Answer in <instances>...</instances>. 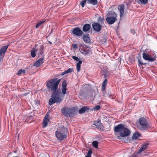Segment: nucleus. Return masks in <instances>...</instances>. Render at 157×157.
<instances>
[{
  "instance_id": "obj_1",
  "label": "nucleus",
  "mask_w": 157,
  "mask_h": 157,
  "mask_svg": "<svg viewBox=\"0 0 157 157\" xmlns=\"http://www.w3.org/2000/svg\"><path fill=\"white\" fill-rule=\"evenodd\" d=\"M61 79H58L57 78L51 79L46 82L47 88L49 91L53 92L51 94V98L49 100V104L52 105L55 103H60L63 101L61 92L57 90Z\"/></svg>"
},
{
  "instance_id": "obj_2",
  "label": "nucleus",
  "mask_w": 157,
  "mask_h": 157,
  "mask_svg": "<svg viewBox=\"0 0 157 157\" xmlns=\"http://www.w3.org/2000/svg\"><path fill=\"white\" fill-rule=\"evenodd\" d=\"M114 131L115 132H119L120 136L124 137L129 136L130 134V130L124 127L122 124H119L114 127Z\"/></svg>"
},
{
  "instance_id": "obj_3",
  "label": "nucleus",
  "mask_w": 157,
  "mask_h": 157,
  "mask_svg": "<svg viewBox=\"0 0 157 157\" xmlns=\"http://www.w3.org/2000/svg\"><path fill=\"white\" fill-rule=\"evenodd\" d=\"M61 111L64 116L70 117L74 116L75 112V109L74 108H69L65 107L62 108Z\"/></svg>"
},
{
  "instance_id": "obj_4",
  "label": "nucleus",
  "mask_w": 157,
  "mask_h": 157,
  "mask_svg": "<svg viewBox=\"0 0 157 157\" xmlns=\"http://www.w3.org/2000/svg\"><path fill=\"white\" fill-rule=\"evenodd\" d=\"M56 136L59 140H63L67 137L65 129L61 127L57 129L56 132Z\"/></svg>"
},
{
  "instance_id": "obj_5",
  "label": "nucleus",
  "mask_w": 157,
  "mask_h": 157,
  "mask_svg": "<svg viewBox=\"0 0 157 157\" xmlns=\"http://www.w3.org/2000/svg\"><path fill=\"white\" fill-rule=\"evenodd\" d=\"M138 122L140 125V127L138 128L140 130H147L150 128V127L147 121L144 117H142L140 118Z\"/></svg>"
},
{
  "instance_id": "obj_6",
  "label": "nucleus",
  "mask_w": 157,
  "mask_h": 157,
  "mask_svg": "<svg viewBox=\"0 0 157 157\" xmlns=\"http://www.w3.org/2000/svg\"><path fill=\"white\" fill-rule=\"evenodd\" d=\"M79 51L82 54L87 55L91 53V50L90 47L84 44H80L79 45Z\"/></svg>"
},
{
  "instance_id": "obj_7",
  "label": "nucleus",
  "mask_w": 157,
  "mask_h": 157,
  "mask_svg": "<svg viewBox=\"0 0 157 157\" xmlns=\"http://www.w3.org/2000/svg\"><path fill=\"white\" fill-rule=\"evenodd\" d=\"M146 52H144L142 55L144 59L151 62H152L156 60V57L155 55L154 57H151Z\"/></svg>"
},
{
  "instance_id": "obj_8",
  "label": "nucleus",
  "mask_w": 157,
  "mask_h": 157,
  "mask_svg": "<svg viewBox=\"0 0 157 157\" xmlns=\"http://www.w3.org/2000/svg\"><path fill=\"white\" fill-rule=\"evenodd\" d=\"M9 47V45L4 46L0 49V61L2 60Z\"/></svg>"
},
{
  "instance_id": "obj_9",
  "label": "nucleus",
  "mask_w": 157,
  "mask_h": 157,
  "mask_svg": "<svg viewBox=\"0 0 157 157\" xmlns=\"http://www.w3.org/2000/svg\"><path fill=\"white\" fill-rule=\"evenodd\" d=\"M71 34L74 36H80L83 34L81 30L78 27H76L73 29L72 32H71Z\"/></svg>"
},
{
  "instance_id": "obj_10",
  "label": "nucleus",
  "mask_w": 157,
  "mask_h": 157,
  "mask_svg": "<svg viewBox=\"0 0 157 157\" xmlns=\"http://www.w3.org/2000/svg\"><path fill=\"white\" fill-rule=\"evenodd\" d=\"M117 16L116 15L109 16L106 18V21L110 25L113 24L116 20Z\"/></svg>"
},
{
  "instance_id": "obj_11",
  "label": "nucleus",
  "mask_w": 157,
  "mask_h": 157,
  "mask_svg": "<svg viewBox=\"0 0 157 157\" xmlns=\"http://www.w3.org/2000/svg\"><path fill=\"white\" fill-rule=\"evenodd\" d=\"M92 27L94 30L97 32H99L101 29V25L99 24L94 22L92 25Z\"/></svg>"
},
{
  "instance_id": "obj_12",
  "label": "nucleus",
  "mask_w": 157,
  "mask_h": 157,
  "mask_svg": "<svg viewBox=\"0 0 157 157\" xmlns=\"http://www.w3.org/2000/svg\"><path fill=\"white\" fill-rule=\"evenodd\" d=\"M44 58L42 57L36 60L34 63L33 66L36 67H39L44 63Z\"/></svg>"
},
{
  "instance_id": "obj_13",
  "label": "nucleus",
  "mask_w": 157,
  "mask_h": 157,
  "mask_svg": "<svg viewBox=\"0 0 157 157\" xmlns=\"http://www.w3.org/2000/svg\"><path fill=\"white\" fill-rule=\"evenodd\" d=\"M118 9L120 13V16L121 17L124 14V6L123 4L119 5L118 7Z\"/></svg>"
},
{
  "instance_id": "obj_14",
  "label": "nucleus",
  "mask_w": 157,
  "mask_h": 157,
  "mask_svg": "<svg viewBox=\"0 0 157 157\" xmlns=\"http://www.w3.org/2000/svg\"><path fill=\"white\" fill-rule=\"evenodd\" d=\"M49 121V116L48 115H47L44 117L43 119V128H44L47 126Z\"/></svg>"
},
{
  "instance_id": "obj_15",
  "label": "nucleus",
  "mask_w": 157,
  "mask_h": 157,
  "mask_svg": "<svg viewBox=\"0 0 157 157\" xmlns=\"http://www.w3.org/2000/svg\"><path fill=\"white\" fill-rule=\"evenodd\" d=\"M83 39L86 43H89L90 42V40L87 34H84L83 35Z\"/></svg>"
},
{
  "instance_id": "obj_16",
  "label": "nucleus",
  "mask_w": 157,
  "mask_h": 157,
  "mask_svg": "<svg viewBox=\"0 0 157 157\" xmlns=\"http://www.w3.org/2000/svg\"><path fill=\"white\" fill-rule=\"evenodd\" d=\"M91 28L90 25L89 24H85L83 27V31L86 32L89 30Z\"/></svg>"
},
{
  "instance_id": "obj_17",
  "label": "nucleus",
  "mask_w": 157,
  "mask_h": 157,
  "mask_svg": "<svg viewBox=\"0 0 157 157\" xmlns=\"http://www.w3.org/2000/svg\"><path fill=\"white\" fill-rule=\"evenodd\" d=\"M38 49L37 48H33L32 50L31 51V55L32 57L33 58L36 55V53L38 51Z\"/></svg>"
},
{
  "instance_id": "obj_18",
  "label": "nucleus",
  "mask_w": 157,
  "mask_h": 157,
  "mask_svg": "<svg viewBox=\"0 0 157 157\" xmlns=\"http://www.w3.org/2000/svg\"><path fill=\"white\" fill-rule=\"evenodd\" d=\"M89 109L86 106H84L81 108L79 111V113L80 114L84 113L87 110H88Z\"/></svg>"
},
{
  "instance_id": "obj_19",
  "label": "nucleus",
  "mask_w": 157,
  "mask_h": 157,
  "mask_svg": "<svg viewBox=\"0 0 157 157\" xmlns=\"http://www.w3.org/2000/svg\"><path fill=\"white\" fill-rule=\"evenodd\" d=\"M107 81L106 79H105L103 82L101 87V90L102 91L105 90L107 85Z\"/></svg>"
},
{
  "instance_id": "obj_20",
  "label": "nucleus",
  "mask_w": 157,
  "mask_h": 157,
  "mask_svg": "<svg viewBox=\"0 0 157 157\" xmlns=\"http://www.w3.org/2000/svg\"><path fill=\"white\" fill-rule=\"evenodd\" d=\"M147 146L148 144H144L139 149V150L138 151V153H140L144 150L147 148Z\"/></svg>"
},
{
  "instance_id": "obj_21",
  "label": "nucleus",
  "mask_w": 157,
  "mask_h": 157,
  "mask_svg": "<svg viewBox=\"0 0 157 157\" xmlns=\"http://www.w3.org/2000/svg\"><path fill=\"white\" fill-rule=\"evenodd\" d=\"M87 3L94 5H96L97 4V0H86Z\"/></svg>"
},
{
  "instance_id": "obj_22",
  "label": "nucleus",
  "mask_w": 157,
  "mask_h": 157,
  "mask_svg": "<svg viewBox=\"0 0 157 157\" xmlns=\"http://www.w3.org/2000/svg\"><path fill=\"white\" fill-rule=\"evenodd\" d=\"M141 136V134L138 132H136L132 136V139L136 140L140 136Z\"/></svg>"
},
{
  "instance_id": "obj_23",
  "label": "nucleus",
  "mask_w": 157,
  "mask_h": 157,
  "mask_svg": "<svg viewBox=\"0 0 157 157\" xmlns=\"http://www.w3.org/2000/svg\"><path fill=\"white\" fill-rule=\"evenodd\" d=\"M82 61H79L76 64V69L78 72H79L81 68V64L82 63Z\"/></svg>"
},
{
  "instance_id": "obj_24",
  "label": "nucleus",
  "mask_w": 157,
  "mask_h": 157,
  "mask_svg": "<svg viewBox=\"0 0 157 157\" xmlns=\"http://www.w3.org/2000/svg\"><path fill=\"white\" fill-rule=\"evenodd\" d=\"M148 0H137V2L140 5L141 4H146L148 3Z\"/></svg>"
},
{
  "instance_id": "obj_25",
  "label": "nucleus",
  "mask_w": 157,
  "mask_h": 157,
  "mask_svg": "<svg viewBox=\"0 0 157 157\" xmlns=\"http://www.w3.org/2000/svg\"><path fill=\"white\" fill-rule=\"evenodd\" d=\"M25 71L21 69L18 71L17 74L18 75H20L22 74L24 75H25Z\"/></svg>"
},
{
  "instance_id": "obj_26",
  "label": "nucleus",
  "mask_w": 157,
  "mask_h": 157,
  "mask_svg": "<svg viewBox=\"0 0 157 157\" xmlns=\"http://www.w3.org/2000/svg\"><path fill=\"white\" fill-rule=\"evenodd\" d=\"M73 71V69L70 68H69L67 70L65 71H64L63 72L62 74V75H64L66 74L72 72Z\"/></svg>"
},
{
  "instance_id": "obj_27",
  "label": "nucleus",
  "mask_w": 157,
  "mask_h": 157,
  "mask_svg": "<svg viewBox=\"0 0 157 157\" xmlns=\"http://www.w3.org/2000/svg\"><path fill=\"white\" fill-rule=\"evenodd\" d=\"M96 128L97 129H98L100 130H103L104 129V127L102 124L101 122L99 123L97 125L96 127Z\"/></svg>"
},
{
  "instance_id": "obj_28",
  "label": "nucleus",
  "mask_w": 157,
  "mask_h": 157,
  "mask_svg": "<svg viewBox=\"0 0 157 157\" xmlns=\"http://www.w3.org/2000/svg\"><path fill=\"white\" fill-rule=\"evenodd\" d=\"M98 142L97 141H94L92 143L93 146L96 148H98Z\"/></svg>"
},
{
  "instance_id": "obj_29",
  "label": "nucleus",
  "mask_w": 157,
  "mask_h": 157,
  "mask_svg": "<svg viewBox=\"0 0 157 157\" xmlns=\"http://www.w3.org/2000/svg\"><path fill=\"white\" fill-rule=\"evenodd\" d=\"M45 21H41L39 22H38L37 24L36 25V28H37L40 27V26L43 23H44V22H45Z\"/></svg>"
},
{
  "instance_id": "obj_30",
  "label": "nucleus",
  "mask_w": 157,
  "mask_h": 157,
  "mask_svg": "<svg viewBox=\"0 0 157 157\" xmlns=\"http://www.w3.org/2000/svg\"><path fill=\"white\" fill-rule=\"evenodd\" d=\"M67 83L65 81H63L62 84V88L66 89Z\"/></svg>"
},
{
  "instance_id": "obj_31",
  "label": "nucleus",
  "mask_w": 157,
  "mask_h": 157,
  "mask_svg": "<svg viewBox=\"0 0 157 157\" xmlns=\"http://www.w3.org/2000/svg\"><path fill=\"white\" fill-rule=\"evenodd\" d=\"M92 151L91 150H90L88 152L87 155L86 157H91V155L92 154Z\"/></svg>"
},
{
  "instance_id": "obj_32",
  "label": "nucleus",
  "mask_w": 157,
  "mask_h": 157,
  "mask_svg": "<svg viewBox=\"0 0 157 157\" xmlns=\"http://www.w3.org/2000/svg\"><path fill=\"white\" fill-rule=\"evenodd\" d=\"M101 121L99 120L95 121H94V124L96 126Z\"/></svg>"
},
{
  "instance_id": "obj_33",
  "label": "nucleus",
  "mask_w": 157,
  "mask_h": 157,
  "mask_svg": "<svg viewBox=\"0 0 157 157\" xmlns=\"http://www.w3.org/2000/svg\"><path fill=\"white\" fill-rule=\"evenodd\" d=\"M86 0H85L84 1H82L81 2H80V4L81 5L82 7H84L85 5L86 4Z\"/></svg>"
},
{
  "instance_id": "obj_34",
  "label": "nucleus",
  "mask_w": 157,
  "mask_h": 157,
  "mask_svg": "<svg viewBox=\"0 0 157 157\" xmlns=\"http://www.w3.org/2000/svg\"><path fill=\"white\" fill-rule=\"evenodd\" d=\"M72 58L74 59L76 61L79 62V61H81L79 58H78V57H77L75 56H73L72 57Z\"/></svg>"
},
{
  "instance_id": "obj_35",
  "label": "nucleus",
  "mask_w": 157,
  "mask_h": 157,
  "mask_svg": "<svg viewBox=\"0 0 157 157\" xmlns=\"http://www.w3.org/2000/svg\"><path fill=\"white\" fill-rule=\"evenodd\" d=\"M100 106L99 105H97L94 107V110H98L100 109Z\"/></svg>"
},
{
  "instance_id": "obj_36",
  "label": "nucleus",
  "mask_w": 157,
  "mask_h": 157,
  "mask_svg": "<svg viewBox=\"0 0 157 157\" xmlns=\"http://www.w3.org/2000/svg\"><path fill=\"white\" fill-rule=\"evenodd\" d=\"M98 21L102 23L103 21V19L101 17H99L98 19Z\"/></svg>"
},
{
  "instance_id": "obj_37",
  "label": "nucleus",
  "mask_w": 157,
  "mask_h": 157,
  "mask_svg": "<svg viewBox=\"0 0 157 157\" xmlns=\"http://www.w3.org/2000/svg\"><path fill=\"white\" fill-rule=\"evenodd\" d=\"M67 89L62 88V92L63 94L64 95L66 93Z\"/></svg>"
},
{
  "instance_id": "obj_38",
  "label": "nucleus",
  "mask_w": 157,
  "mask_h": 157,
  "mask_svg": "<svg viewBox=\"0 0 157 157\" xmlns=\"http://www.w3.org/2000/svg\"><path fill=\"white\" fill-rule=\"evenodd\" d=\"M39 54L40 55H42L43 53V48L42 47H41L39 49Z\"/></svg>"
},
{
  "instance_id": "obj_39",
  "label": "nucleus",
  "mask_w": 157,
  "mask_h": 157,
  "mask_svg": "<svg viewBox=\"0 0 157 157\" xmlns=\"http://www.w3.org/2000/svg\"><path fill=\"white\" fill-rule=\"evenodd\" d=\"M130 32L133 35H134L136 33L135 30L133 29L131 30Z\"/></svg>"
},
{
  "instance_id": "obj_40",
  "label": "nucleus",
  "mask_w": 157,
  "mask_h": 157,
  "mask_svg": "<svg viewBox=\"0 0 157 157\" xmlns=\"http://www.w3.org/2000/svg\"><path fill=\"white\" fill-rule=\"evenodd\" d=\"M138 62L139 63L140 65H142L143 62H142V61L141 60H140V59H138ZM139 66L140 67H141L140 66V65Z\"/></svg>"
},
{
  "instance_id": "obj_41",
  "label": "nucleus",
  "mask_w": 157,
  "mask_h": 157,
  "mask_svg": "<svg viewBox=\"0 0 157 157\" xmlns=\"http://www.w3.org/2000/svg\"><path fill=\"white\" fill-rule=\"evenodd\" d=\"M73 47L74 48H77V46L76 44H73Z\"/></svg>"
},
{
  "instance_id": "obj_42",
  "label": "nucleus",
  "mask_w": 157,
  "mask_h": 157,
  "mask_svg": "<svg viewBox=\"0 0 157 157\" xmlns=\"http://www.w3.org/2000/svg\"><path fill=\"white\" fill-rule=\"evenodd\" d=\"M147 64V63H142V65H145Z\"/></svg>"
},
{
  "instance_id": "obj_43",
  "label": "nucleus",
  "mask_w": 157,
  "mask_h": 157,
  "mask_svg": "<svg viewBox=\"0 0 157 157\" xmlns=\"http://www.w3.org/2000/svg\"><path fill=\"white\" fill-rule=\"evenodd\" d=\"M120 136H118V137H117L119 139H120Z\"/></svg>"
},
{
  "instance_id": "obj_44",
  "label": "nucleus",
  "mask_w": 157,
  "mask_h": 157,
  "mask_svg": "<svg viewBox=\"0 0 157 157\" xmlns=\"http://www.w3.org/2000/svg\"><path fill=\"white\" fill-rule=\"evenodd\" d=\"M50 44H52V42H50Z\"/></svg>"
}]
</instances>
